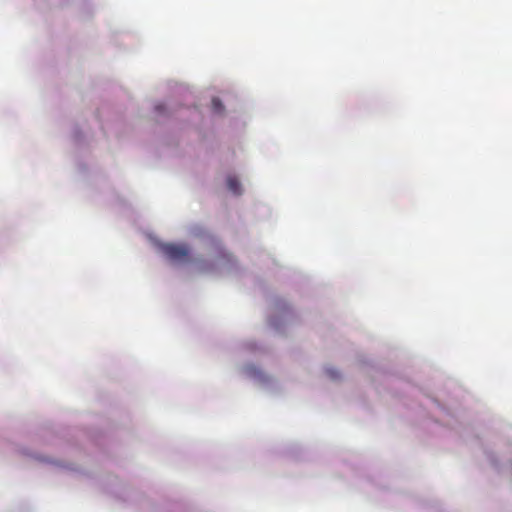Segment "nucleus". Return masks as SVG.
Segmentation results:
<instances>
[{"mask_svg": "<svg viewBox=\"0 0 512 512\" xmlns=\"http://www.w3.org/2000/svg\"><path fill=\"white\" fill-rule=\"evenodd\" d=\"M162 251L170 260L176 262L187 261L190 254V249L184 244H164Z\"/></svg>", "mask_w": 512, "mask_h": 512, "instance_id": "f257e3e1", "label": "nucleus"}, {"mask_svg": "<svg viewBox=\"0 0 512 512\" xmlns=\"http://www.w3.org/2000/svg\"><path fill=\"white\" fill-rule=\"evenodd\" d=\"M227 187L232 193L236 195L241 194V184L236 177L229 176L227 178Z\"/></svg>", "mask_w": 512, "mask_h": 512, "instance_id": "f03ea898", "label": "nucleus"}, {"mask_svg": "<svg viewBox=\"0 0 512 512\" xmlns=\"http://www.w3.org/2000/svg\"><path fill=\"white\" fill-rule=\"evenodd\" d=\"M212 106L215 112L220 113L223 110L222 102L219 98H213L212 99Z\"/></svg>", "mask_w": 512, "mask_h": 512, "instance_id": "7ed1b4c3", "label": "nucleus"}, {"mask_svg": "<svg viewBox=\"0 0 512 512\" xmlns=\"http://www.w3.org/2000/svg\"><path fill=\"white\" fill-rule=\"evenodd\" d=\"M327 373L332 379H336L338 377V373L335 370L329 369L327 370Z\"/></svg>", "mask_w": 512, "mask_h": 512, "instance_id": "20e7f679", "label": "nucleus"}, {"mask_svg": "<svg viewBox=\"0 0 512 512\" xmlns=\"http://www.w3.org/2000/svg\"><path fill=\"white\" fill-rule=\"evenodd\" d=\"M155 109H156V111H158V112H162V110L164 109V106H163V105H157V106L155 107Z\"/></svg>", "mask_w": 512, "mask_h": 512, "instance_id": "39448f33", "label": "nucleus"}]
</instances>
